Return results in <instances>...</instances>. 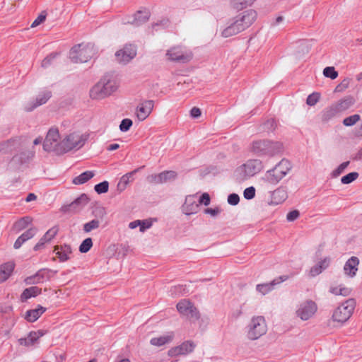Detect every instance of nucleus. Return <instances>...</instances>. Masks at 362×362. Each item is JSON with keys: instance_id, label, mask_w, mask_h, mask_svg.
Here are the masks:
<instances>
[{"instance_id": "30", "label": "nucleus", "mask_w": 362, "mask_h": 362, "mask_svg": "<svg viewBox=\"0 0 362 362\" xmlns=\"http://www.w3.org/2000/svg\"><path fill=\"white\" fill-rule=\"evenodd\" d=\"M14 263L11 262L4 263L0 266V283L8 279L14 269Z\"/></svg>"}, {"instance_id": "48", "label": "nucleus", "mask_w": 362, "mask_h": 362, "mask_svg": "<svg viewBox=\"0 0 362 362\" xmlns=\"http://www.w3.org/2000/svg\"><path fill=\"white\" fill-rule=\"evenodd\" d=\"M94 189L98 194L105 193L108 191L109 183L107 181H103L95 185Z\"/></svg>"}, {"instance_id": "63", "label": "nucleus", "mask_w": 362, "mask_h": 362, "mask_svg": "<svg viewBox=\"0 0 362 362\" xmlns=\"http://www.w3.org/2000/svg\"><path fill=\"white\" fill-rule=\"evenodd\" d=\"M169 25V20L166 18H163L153 24H152L153 28H155L156 26H160L162 28H167Z\"/></svg>"}, {"instance_id": "9", "label": "nucleus", "mask_w": 362, "mask_h": 362, "mask_svg": "<svg viewBox=\"0 0 362 362\" xmlns=\"http://www.w3.org/2000/svg\"><path fill=\"white\" fill-rule=\"evenodd\" d=\"M165 56L170 62L185 64L192 59L193 54L186 47L177 45L168 49Z\"/></svg>"}, {"instance_id": "29", "label": "nucleus", "mask_w": 362, "mask_h": 362, "mask_svg": "<svg viewBox=\"0 0 362 362\" xmlns=\"http://www.w3.org/2000/svg\"><path fill=\"white\" fill-rule=\"evenodd\" d=\"M88 201L89 199L88 196L85 194H82L69 204V209L73 211H78L84 207L88 203Z\"/></svg>"}, {"instance_id": "10", "label": "nucleus", "mask_w": 362, "mask_h": 362, "mask_svg": "<svg viewBox=\"0 0 362 362\" xmlns=\"http://www.w3.org/2000/svg\"><path fill=\"white\" fill-rule=\"evenodd\" d=\"M317 311L316 303L312 300H306L300 303L296 310V315L303 321L311 319Z\"/></svg>"}, {"instance_id": "59", "label": "nucleus", "mask_w": 362, "mask_h": 362, "mask_svg": "<svg viewBox=\"0 0 362 362\" xmlns=\"http://www.w3.org/2000/svg\"><path fill=\"white\" fill-rule=\"evenodd\" d=\"M240 201L239 196L237 194H230L228 197V202L230 205H237Z\"/></svg>"}, {"instance_id": "60", "label": "nucleus", "mask_w": 362, "mask_h": 362, "mask_svg": "<svg viewBox=\"0 0 362 362\" xmlns=\"http://www.w3.org/2000/svg\"><path fill=\"white\" fill-rule=\"evenodd\" d=\"M300 216V213L298 210H293L288 212L286 215V219L288 221H293L297 219Z\"/></svg>"}, {"instance_id": "14", "label": "nucleus", "mask_w": 362, "mask_h": 362, "mask_svg": "<svg viewBox=\"0 0 362 362\" xmlns=\"http://www.w3.org/2000/svg\"><path fill=\"white\" fill-rule=\"evenodd\" d=\"M178 312L188 318L198 320L199 313L193 304L187 300H182L177 304Z\"/></svg>"}, {"instance_id": "58", "label": "nucleus", "mask_w": 362, "mask_h": 362, "mask_svg": "<svg viewBox=\"0 0 362 362\" xmlns=\"http://www.w3.org/2000/svg\"><path fill=\"white\" fill-rule=\"evenodd\" d=\"M255 196V189L254 187H250L245 189L244 197L246 199H251Z\"/></svg>"}, {"instance_id": "21", "label": "nucleus", "mask_w": 362, "mask_h": 362, "mask_svg": "<svg viewBox=\"0 0 362 362\" xmlns=\"http://www.w3.org/2000/svg\"><path fill=\"white\" fill-rule=\"evenodd\" d=\"M288 197L287 191L285 188L281 187L276 189L271 194V199L269 202V205H278L283 203Z\"/></svg>"}, {"instance_id": "39", "label": "nucleus", "mask_w": 362, "mask_h": 362, "mask_svg": "<svg viewBox=\"0 0 362 362\" xmlns=\"http://www.w3.org/2000/svg\"><path fill=\"white\" fill-rule=\"evenodd\" d=\"M338 113H339V112L337 111L334 105H332L330 107H328L327 108H326L322 112V120L323 122H328L329 120L332 119L334 117H335Z\"/></svg>"}, {"instance_id": "7", "label": "nucleus", "mask_w": 362, "mask_h": 362, "mask_svg": "<svg viewBox=\"0 0 362 362\" xmlns=\"http://www.w3.org/2000/svg\"><path fill=\"white\" fill-rule=\"evenodd\" d=\"M247 337L250 340H257L265 334L267 325L263 316H254L247 327Z\"/></svg>"}, {"instance_id": "20", "label": "nucleus", "mask_w": 362, "mask_h": 362, "mask_svg": "<svg viewBox=\"0 0 362 362\" xmlns=\"http://www.w3.org/2000/svg\"><path fill=\"white\" fill-rule=\"evenodd\" d=\"M150 12L147 10L139 11L133 16L124 21V23H130L139 26L148 21Z\"/></svg>"}, {"instance_id": "62", "label": "nucleus", "mask_w": 362, "mask_h": 362, "mask_svg": "<svg viewBox=\"0 0 362 362\" xmlns=\"http://www.w3.org/2000/svg\"><path fill=\"white\" fill-rule=\"evenodd\" d=\"M202 204L204 206H208L210 204V196L208 193H204L199 199V204Z\"/></svg>"}, {"instance_id": "32", "label": "nucleus", "mask_w": 362, "mask_h": 362, "mask_svg": "<svg viewBox=\"0 0 362 362\" xmlns=\"http://www.w3.org/2000/svg\"><path fill=\"white\" fill-rule=\"evenodd\" d=\"M261 180L265 184L275 185H277L282 179L273 173L272 170H269L263 175Z\"/></svg>"}, {"instance_id": "35", "label": "nucleus", "mask_w": 362, "mask_h": 362, "mask_svg": "<svg viewBox=\"0 0 362 362\" xmlns=\"http://www.w3.org/2000/svg\"><path fill=\"white\" fill-rule=\"evenodd\" d=\"M33 221V218L30 216H24L13 223V230L19 232L26 228Z\"/></svg>"}, {"instance_id": "38", "label": "nucleus", "mask_w": 362, "mask_h": 362, "mask_svg": "<svg viewBox=\"0 0 362 362\" xmlns=\"http://www.w3.org/2000/svg\"><path fill=\"white\" fill-rule=\"evenodd\" d=\"M354 104V99L351 97H347L344 99L339 100L337 103L334 104L335 107L339 112L349 109Z\"/></svg>"}, {"instance_id": "5", "label": "nucleus", "mask_w": 362, "mask_h": 362, "mask_svg": "<svg viewBox=\"0 0 362 362\" xmlns=\"http://www.w3.org/2000/svg\"><path fill=\"white\" fill-rule=\"evenodd\" d=\"M87 136L78 132L70 133L60 141L59 150L62 153L71 150H78L85 144Z\"/></svg>"}, {"instance_id": "11", "label": "nucleus", "mask_w": 362, "mask_h": 362, "mask_svg": "<svg viewBox=\"0 0 362 362\" xmlns=\"http://www.w3.org/2000/svg\"><path fill=\"white\" fill-rule=\"evenodd\" d=\"M59 131L56 128H51L43 143V148L45 151H54L58 154H62L59 150L60 141Z\"/></svg>"}, {"instance_id": "19", "label": "nucleus", "mask_w": 362, "mask_h": 362, "mask_svg": "<svg viewBox=\"0 0 362 362\" xmlns=\"http://www.w3.org/2000/svg\"><path fill=\"white\" fill-rule=\"evenodd\" d=\"M199 209L196 195H188L185 198V203L182 206V212L187 215L196 214Z\"/></svg>"}, {"instance_id": "37", "label": "nucleus", "mask_w": 362, "mask_h": 362, "mask_svg": "<svg viewBox=\"0 0 362 362\" xmlns=\"http://www.w3.org/2000/svg\"><path fill=\"white\" fill-rule=\"evenodd\" d=\"M95 175V173L93 171H86L78 176L76 177L73 180V183L74 185H82L90 180L91 178H93Z\"/></svg>"}, {"instance_id": "42", "label": "nucleus", "mask_w": 362, "mask_h": 362, "mask_svg": "<svg viewBox=\"0 0 362 362\" xmlns=\"http://www.w3.org/2000/svg\"><path fill=\"white\" fill-rule=\"evenodd\" d=\"M100 223V222L98 219H93L83 225V230L86 233H89L93 230L98 228Z\"/></svg>"}, {"instance_id": "25", "label": "nucleus", "mask_w": 362, "mask_h": 362, "mask_svg": "<svg viewBox=\"0 0 362 362\" xmlns=\"http://www.w3.org/2000/svg\"><path fill=\"white\" fill-rule=\"evenodd\" d=\"M330 264V258L325 257L321 261H320L317 264L314 265L309 270L308 275L310 277H315L322 272L325 269H326Z\"/></svg>"}, {"instance_id": "23", "label": "nucleus", "mask_w": 362, "mask_h": 362, "mask_svg": "<svg viewBox=\"0 0 362 362\" xmlns=\"http://www.w3.org/2000/svg\"><path fill=\"white\" fill-rule=\"evenodd\" d=\"M58 228L57 226L49 229L45 234L40 239L39 242L34 246L33 250L37 251L43 248L46 243L50 242L57 234Z\"/></svg>"}, {"instance_id": "24", "label": "nucleus", "mask_w": 362, "mask_h": 362, "mask_svg": "<svg viewBox=\"0 0 362 362\" xmlns=\"http://www.w3.org/2000/svg\"><path fill=\"white\" fill-rule=\"evenodd\" d=\"M359 264V259L356 257H351L345 263L344 267V271L345 274L349 277H354L356 276L358 271V266Z\"/></svg>"}, {"instance_id": "61", "label": "nucleus", "mask_w": 362, "mask_h": 362, "mask_svg": "<svg viewBox=\"0 0 362 362\" xmlns=\"http://www.w3.org/2000/svg\"><path fill=\"white\" fill-rule=\"evenodd\" d=\"M275 126H276L275 120L274 119H270L267 120L264 124L263 128H264V129H266L267 131H272L274 129Z\"/></svg>"}, {"instance_id": "53", "label": "nucleus", "mask_w": 362, "mask_h": 362, "mask_svg": "<svg viewBox=\"0 0 362 362\" xmlns=\"http://www.w3.org/2000/svg\"><path fill=\"white\" fill-rule=\"evenodd\" d=\"M36 341L30 337V333H29L28 336L25 338H21L18 339V343L20 345L29 346L33 345Z\"/></svg>"}, {"instance_id": "36", "label": "nucleus", "mask_w": 362, "mask_h": 362, "mask_svg": "<svg viewBox=\"0 0 362 362\" xmlns=\"http://www.w3.org/2000/svg\"><path fill=\"white\" fill-rule=\"evenodd\" d=\"M329 292L335 296H349L351 293V288L346 287L343 285L337 286H331Z\"/></svg>"}, {"instance_id": "49", "label": "nucleus", "mask_w": 362, "mask_h": 362, "mask_svg": "<svg viewBox=\"0 0 362 362\" xmlns=\"http://www.w3.org/2000/svg\"><path fill=\"white\" fill-rule=\"evenodd\" d=\"M349 165V161H346L340 164L337 169L332 171V177H337L339 176L344 170L348 167Z\"/></svg>"}, {"instance_id": "8", "label": "nucleus", "mask_w": 362, "mask_h": 362, "mask_svg": "<svg viewBox=\"0 0 362 362\" xmlns=\"http://www.w3.org/2000/svg\"><path fill=\"white\" fill-rule=\"evenodd\" d=\"M356 305L354 298H349L334 310L332 320L340 323L346 322L352 315Z\"/></svg>"}, {"instance_id": "33", "label": "nucleus", "mask_w": 362, "mask_h": 362, "mask_svg": "<svg viewBox=\"0 0 362 362\" xmlns=\"http://www.w3.org/2000/svg\"><path fill=\"white\" fill-rule=\"evenodd\" d=\"M41 291L42 289L37 286H31L25 288L21 295V300L22 302H25L31 297H35L40 294Z\"/></svg>"}, {"instance_id": "52", "label": "nucleus", "mask_w": 362, "mask_h": 362, "mask_svg": "<svg viewBox=\"0 0 362 362\" xmlns=\"http://www.w3.org/2000/svg\"><path fill=\"white\" fill-rule=\"evenodd\" d=\"M132 121L130 119H124L122 120L119 124V129L121 132H125L129 130L130 127L132 126Z\"/></svg>"}, {"instance_id": "16", "label": "nucleus", "mask_w": 362, "mask_h": 362, "mask_svg": "<svg viewBox=\"0 0 362 362\" xmlns=\"http://www.w3.org/2000/svg\"><path fill=\"white\" fill-rule=\"evenodd\" d=\"M136 54V48L132 45H126L115 53L116 60L121 64H126Z\"/></svg>"}, {"instance_id": "34", "label": "nucleus", "mask_w": 362, "mask_h": 362, "mask_svg": "<svg viewBox=\"0 0 362 362\" xmlns=\"http://www.w3.org/2000/svg\"><path fill=\"white\" fill-rule=\"evenodd\" d=\"M45 274V269L39 270L35 274L27 277L25 279V283L28 285L40 284L44 281Z\"/></svg>"}, {"instance_id": "17", "label": "nucleus", "mask_w": 362, "mask_h": 362, "mask_svg": "<svg viewBox=\"0 0 362 362\" xmlns=\"http://www.w3.org/2000/svg\"><path fill=\"white\" fill-rule=\"evenodd\" d=\"M23 146V137H15L0 142V153H7L16 151Z\"/></svg>"}, {"instance_id": "55", "label": "nucleus", "mask_w": 362, "mask_h": 362, "mask_svg": "<svg viewBox=\"0 0 362 362\" xmlns=\"http://www.w3.org/2000/svg\"><path fill=\"white\" fill-rule=\"evenodd\" d=\"M46 13L42 11L31 24V28H35L43 23L46 19Z\"/></svg>"}, {"instance_id": "56", "label": "nucleus", "mask_w": 362, "mask_h": 362, "mask_svg": "<svg viewBox=\"0 0 362 362\" xmlns=\"http://www.w3.org/2000/svg\"><path fill=\"white\" fill-rule=\"evenodd\" d=\"M350 79L349 78H345L344 79L341 83H339L337 87L335 88L334 91L335 92H341L346 89L350 83Z\"/></svg>"}, {"instance_id": "1", "label": "nucleus", "mask_w": 362, "mask_h": 362, "mask_svg": "<svg viewBox=\"0 0 362 362\" xmlns=\"http://www.w3.org/2000/svg\"><path fill=\"white\" fill-rule=\"evenodd\" d=\"M257 16V12L250 9L229 19L221 32V37L228 38L244 31L255 21Z\"/></svg>"}, {"instance_id": "43", "label": "nucleus", "mask_w": 362, "mask_h": 362, "mask_svg": "<svg viewBox=\"0 0 362 362\" xmlns=\"http://www.w3.org/2000/svg\"><path fill=\"white\" fill-rule=\"evenodd\" d=\"M93 246V240L90 238H86L79 246V251L81 253H86Z\"/></svg>"}, {"instance_id": "64", "label": "nucleus", "mask_w": 362, "mask_h": 362, "mask_svg": "<svg viewBox=\"0 0 362 362\" xmlns=\"http://www.w3.org/2000/svg\"><path fill=\"white\" fill-rule=\"evenodd\" d=\"M221 212L219 208L216 207L214 209L207 208L204 210L205 214H210L211 216H216Z\"/></svg>"}, {"instance_id": "28", "label": "nucleus", "mask_w": 362, "mask_h": 362, "mask_svg": "<svg viewBox=\"0 0 362 362\" xmlns=\"http://www.w3.org/2000/svg\"><path fill=\"white\" fill-rule=\"evenodd\" d=\"M286 279V276H280L279 279H274L269 283H265L262 284H257L256 286V289L258 292L261 293L262 295H265L271 291L274 286L283 282Z\"/></svg>"}, {"instance_id": "47", "label": "nucleus", "mask_w": 362, "mask_h": 362, "mask_svg": "<svg viewBox=\"0 0 362 362\" xmlns=\"http://www.w3.org/2000/svg\"><path fill=\"white\" fill-rule=\"evenodd\" d=\"M360 115H353L351 116L346 117L343 120V124L347 127L352 126L355 124L357 122L360 120Z\"/></svg>"}, {"instance_id": "27", "label": "nucleus", "mask_w": 362, "mask_h": 362, "mask_svg": "<svg viewBox=\"0 0 362 362\" xmlns=\"http://www.w3.org/2000/svg\"><path fill=\"white\" fill-rule=\"evenodd\" d=\"M51 91L47 90H43L37 95L35 99V102L30 107H25V110L28 112L32 111L37 107L46 103L47 101L51 98Z\"/></svg>"}, {"instance_id": "18", "label": "nucleus", "mask_w": 362, "mask_h": 362, "mask_svg": "<svg viewBox=\"0 0 362 362\" xmlns=\"http://www.w3.org/2000/svg\"><path fill=\"white\" fill-rule=\"evenodd\" d=\"M154 107V102L146 100L141 102L136 109V115L139 121L145 120L151 113Z\"/></svg>"}, {"instance_id": "45", "label": "nucleus", "mask_w": 362, "mask_h": 362, "mask_svg": "<svg viewBox=\"0 0 362 362\" xmlns=\"http://www.w3.org/2000/svg\"><path fill=\"white\" fill-rule=\"evenodd\" d=\"M358 173L356 172L350 173L344 176H343L341 179V182L342 184L347 185L349 184L354 180H356L358 177Z\"/></svg>"}, {"instance_id": "26", "label": "nucleus", "mask_w": 362, "mask_h": 362, "mask_svg": "<svg viewBox=\"0 0 362 362\" xmlns=\"http://www.w3.org/2000/svg\"><path fill=\"white\" fill-rule=\"evenodd\" d=\"M175 337L173 332H168L166 334L158 337H153L150 340V344L155 346H162L170 344Z\"/></svg>"}, {"instance_id": "12", "label": "nucleus", "mask_w": 362, "mask_h": 362, "mask_svg": "<svg viewBox=\"0 0 362 362\" xmlns=\"http://www.w3.org/2000/svg\"><path fill=\"white\" fill-rule=\"evenodd\" d=\"M196 346V344L192 340L185 341L181 344L170 348L168 351V356L170 357L187 356L194 351Z\"/></svg>"}, {"instance_id": "54", "label": "nucleus", "mask_w": 362, "mask_h": 362, "mask_svg": "<svg viewBox=\"0 0 362 362\" xmlns=\"http://www.w3.org/2000/svg\"><path fill=\"white\" fill-rule=\"evenodd\" d=\"M319 99L320 94L317 93H313L308 95L306 100V103L310 106H313L318 102Z\"/></svg>"}, {"instance_id": "44", "label": "nucleus", "mask_w": 362, "mask_h": 362, "mask_svg": "<svg viewBox=\"0 0 362 362\" xmlns=\"http://www.w3.org/2000/svg\"><path fill=\"white\" fill-rule=\"evenodd\" d=\"M144 168V166H141L137 169L134 170L133 171L128 173L125 175H124L121 179L120 182L123 183L124 185V188L125 186L130 182V180H133V175L138 172L140 169Z\"/></svg>"}, {"instance_id": "2", "label": "nucleus", "mask_w": 362, "mask_h": 362, "mask_svg": "<svg viewBox=\"0 0 362 362\" xmlns=\"http://www.w3.org/2000/svg\"><path fill=\"white\" fill-rule=\"evenodd\" d=\"M119 86L118 81L113 74H107L90 90L92 99L105 98L115 92Z\"/></svg>"}, {"instance_id": "13", "label": "nucleus", "mask_w": 362, "mask_h": 362, "mask_svg": "<svg viewBox=\"0 0 362 362\" xmlns=\"http://www.w3.org/2000/svg\"><path fill=\"white\" fill-rule=\"evenodd\" d=\"M17 150H19V152L15 154L11 160V163L16 167L28 162L35 155V151L26 148L24 138L23 147H19Z\"/></svg>"}, {"instance_id": "41", "label": "nucleus", "mask_w": 362, "mask_h": 362, "mask_svg": "<svg viewBox=\"0 0 362 362\" xmlns=\"http://www.w3.org/2000/svg\"><path fill=\"white\" fill-rule=\"evenodd\" d=\"M276 166L281 171L284 177L288 173L292 167L291 163L286 159H282L278 164H276Z\"/></svg>"}, {"instance_id": "31", "label": "nucleus", "mask_w": 362, "mask_h": 362, "mask_svg": "<svg viewBox=\"0 0 362 362\" xmlns=\"http://www.w3.org/2000/svg\"><path fill=\"white\" fill-rule=\"evenodd\" d=\"M46 308L39 305L37 308L29 310L25 313V319L30 322L36 321L45 312Z\"/></svg>"}, {"instance_id": "46", "label": "nucleus", "mask_w": 362, "mask_h": 362, "mask_svg": "<svg viewBox=\"0 0 362 362\" xmlns=\"http://www.w3.org/2000/svg\"><path fill=\"white\" fill-rule=\"evenodd\" d=\"M323 74L325 77L330 78L331 79H335L338 76V72L333 66H327L323 70Z\"/></svg>"}, {"instance_id": "22", "label": "nucleus", "mask_w": 362, "mask_h": 362, "mask_svg": "<svg viewBox=\"0 0 362 362\" xmlns=\"http://www.w3.org/2000/svg\"><path fill=\"white\" fill-rule=\"evenodd\" d=\"M54 252L60 262H66L71 258L72 250L69 245L64 244L62 245H56Z\"/></svg>"}, {"instance_id": "57", "label": "nucleus", "mask_w": 362, "mask_h": 362, "mask_svg": "<svg viewBox=\"0 0 362 362\" xmlns=\"http://www.w3.org/2000/svg\"><path fill=\"white\" fill-rule=\"evenodd\" d=\"M185 287L182 285L176 286L171 288L170 293L172 296H180L185 293Z\"/></svg>"}, {"instance_id": "51", "label": "nucleus", "mask_w": 362, "mask_h": 362, "mask_svg": "<svg viewBox=\"0 0 362 362\" xmlns=\"http://www.w3.org/2000/svg\"><path fill=\"white\" fill-rule=\"evenodd\" d=\"M57 55V53H52L49 55H48L42 60V66L44 68H47L49 66L52 64L53 61L55 59Z\"/></svg>"}, {"instance_id": "15", "label": "nucleus", "mask_w": 362, "mask_h": 362, "mask_svg": "<svg viewBox=\"0 0 362 362\" xmlns=\"http://www.w3.org/2000/svg\"><path fill=\"white\" fill-rule=\"evenodd\" d=\"M177 174L174 170H165L158 174L148 176L147 180L152 184H163L175 180Z\"/></svg>"}, {"instance_id": "6", "label": "nucleus", "mask_w": 362, "mask_h": 362, "mask_svg": "<svg viewBox=\"0 0 362 362\" xmlns=\"http://www.w3.org/2000/svg\"><path fill=\"white\" fill-rule=\"evenodd\" d=\"M94 54L93 45L78 44L70 50L69 58L74 63H83L88 62Z\"/></svg>"}, {"instance_id": "50", "label": "nucleus", "mask_w": 362, "mask_h": 362, "mask_svg": "<svg viewBox=\"0 0 362 362\" xmlns=\"http://www.w3.org/2000/svg\"><path fill=\"white\" fill-rule=\"evenodd\" d=\"M37 233L36 228H30L26 231H25L22 235H21V238H22L25 242L31 239Z\"/></svg>"}, {"instance_id": "4", "label": "nucleus", "mask_w": 362, "mask_h": 362, "mask_svg": "<svg viewBox=\"0 0 362 362\" xmlns=\"http://www.w3.org/2000/svg\"><path fill=\"white\" fill-rule=\"evenodd\" d=\"M263 169L262 162L259 159L248 160L235 170V177L238 182H243L259 173Z\"/></svg>"}, {"instance_id": "40", "label": "nucleus", "mask_w": 362, "mask_h": 362, "mask_svg": "<svg viewBox=\"0 0 362 362\" xmlns=\"http://www.w3.org/2000/svg\"><path fill=\"white\" fill-rule=\"evenodd\" d=\"M255 0H230V6L235 10L240 11L251 6Z\"/></svg>"}, {"instance_id": "3", "label": "nucleus", "mask_w": 362, "mask_h": 362, "mask_svg": "<svg viewBox=\"0 0 362 362\" xmlns=\"http://www.w3.org/2000/svg\"><path fill=\"white\" fill-rule=\"evenodd\" d=\"M251 151L259 156H273L283 151V144L279 141L257 140L252 143Z\"/></svg>"}]
</instances>
